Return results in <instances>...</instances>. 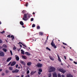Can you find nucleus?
Masks as SVG:
<instances>
[{
	"mask_svg": "<svg viewBox=\"0 0 77 77\" xmlns=\"http://www.w3.org/2000/svg\"><path fill=\"white\" fill-rule=\"evenodd\" d=\"M56 69L54 67H51L49 69H48V72H53V71H55Z\"/></svg>",
	"mask_w": 77,
	"mask_h": 77,
	"instance_id": "f257e3e1",
	"label": "nucleus"
},
{
	"mask_svg": "<svg viewBox=\"0 0 77 77\" xmlns=\"http://www.w3.org/2000/svg\"><path fill=\"white\" fill-rule=\"evenodd\" d=\"M53 40H54V39H53V40L52 41L51 44L52 47H53L54 48H57V47L56 46L55 44L54 43V42H53Z\"/></svg>",
	"mask_w": 77,
	"mask_h": 77,
	"instance_id": "f03ea898",
	"label": "nucleus"
},
{
	"mask_svg": "<svg viewBox=\"0 0 77 77\" xmlns=\"http://www.w3.org/2000/svg\"><path fill=\"white\" fill-rule=\"evenodd\" d=\"M59 71L60 72H62V73H63V74H64L65 72H66V70H65L63 69H59Z\"/></svg>",
	"mask_w": 77,
	"mask_h": 77,
	"instance_id": "7ed1b4c3",
	"label": "nucleus"
},
{
	"mask_svg": "<svg viewBox=\"0 0 77 77\" xmlns=\"http://www.w3.org/2000/svg\"><path fill=\"white\" fill-rule=\"evenodd\" d=\"M18 72H19V70L17 69L12 71V72H13V73H17Z\"/></svg>",
	"mask_w": 77,
	"mask_h": 77,
	"instance_id": "20e7f679",
	"label": "nucleus"
},
{
	"mask_svg": "<svg viewBox=\"0 0 77 77\" xmlns=\"http://www.w3.org/2000/svg\"><path fill=\"white\" fill-rule=\"evenodd\" d=\"M24 18H27V15L26 14H24L23 17V20L24 21H26L27 20V19H26Z\"/></svg>",
	"mask_w": 77,
	"mask_h": 77,
	"instance_id": "39448f33",
	"label": "nucleus"
},
{
	"mask_svg": "<svg viewBox=\"0 0 77 77\" xmlns=\"http://www.w3.org/2000/svg\"><path fill=\"white\" fill-rule=\"evenodd\" d=\"M36 66H38V67H42V64L38 63V64Z\"/></svg>",
	"mask_w": 77,
	"mask_h": 77,
	"instance_id": "423d86ee",
	"label": "nucleus"
},
{
	"mask_svg": "<svg viewBox=\"0 0 77 77\" xmlns=\"http://www.w3.org/2000/svg\"><path fill=\"white\" fill-rule=\"evenodd\" d=\"M4 53L3 52H0V56H4Z\"/></svg>",
	"mask_w": 77,
	"mask_h": 77,
	"instance_id": "0eeeda50",
	"label": "nucleus"
},
{
	"mask_svg": "<svg viewBox=\"0 0 77 77\" xmlns=\"http://www.w3.org/2000/svg\"><path fill=\"white\" fill-rule=\"evenodd\" d=\"M15 57H16V59L17 60V61H18V60H19L20 59V58H19V57H18V56H17V55H16L15 56Z\"/></svg>",
	"mask_w": 77,
	"mask_h": 77,
	"instance_id": "6e6552de",
	"label": "nucleus"
},
{
	"mask_svg": "<svg viewBox=\"0 0 77 77\" xmlns=\"http://www.w3.org/2000/svg\"><path fill=\"white\" fill-rule=\"evenodd\" d=\"M67 77H73V76L71 75V74H68L67 75Z\"/></svg>",
	"mask_w": 77,
	"mask_h": 77,
	"instance_id": "1a4fd4ad",
	"label": "nucleus"
},
{
	"mask_svg": "<svg viewBox=\"0 0 77 77\" xmlns=\"http://www.w3.org/2000/svg\"><path fill=\"white\" fill-rule=\"evenodd\" d=\"M15 64H16V62L14 61L12 62L11 65V66H14V65H15Z\"/></svg>",
	"mask_w": 77,
	"mask_h": 77,
	"instance_id": "9d476101",
	"label": "nucleus"
},
{
	"mask_svg": "<svg viewBox=\"0 0 77 77\" xmlns=\"http://www.w3.org/2000/svg\"><path fill=\"white\" fill-rule=\"evenodd\" d=\"M53 77H57V75L56 74V73L54 72L53 73Z\"/></svg>",
	"mask_w": 77,
	"mask_h": 77,
	"instance_id": "9b49d317",
	"label": "nucleus"
},
{
	"mask_svg": "<svg viewBox=\"0 0 77 77\" xmlns=\"http://www.w3.org/2000/svg\"><path fill=\"white\" fill-rule=\"evenodd\" d=\"M25 54H26L27 56H30V54L28 52H25Z\"/></svg>",
	"mask_w": 77,
	"mask_h": 77,
	"instance_id": "f8f14e48",
	"label": "nucleus"
},
{
	"mask_svg": "<svg viewBox=\"0 0 77 77\" xmlns=\"http://www.w3.org/2000/svg\"><path fill=\"white\" fill-rule=\"evenodd\" d=\"M22 57L23 59H27V57H26V56H24L22 55Z\"/></svg>",
	"mask_w": 77,
	"mask_h": 77,
	"instance_id": "ddd939ff",
	"label": "nucleus"
},
{
	"mask_svg": "<svg viewBox=\"0 0 77 77\" xmlns=\"http://www.w3.org/2000/svg\"><path fill=\"white\" fill-rule=\"evenodd\" d=\"M11 59H12V57H10L9 58H8L7 60V62H9V61H10V60H11Z\"/></svg>",
	"mask_w": 77,
	"mask_h": 77,
	"instance_id": "4468645a",
	"label": "nucleus"
},
{
	"mask_svg": "<svg viewBox=\"0 0 77 77\" xmlns=\"http://www.w3.org/2000/svg\"><path fill=\"white\" fill-rule=\"evenodd\" d=\"M27 64L28 66H30V65H32V63H31V62H29L27 63Z\"/></svg>",
	"mask_w": 77,
	"mask_h": 77,
	"instance_id": "2eb2a0df",
	"label": "nucleus"
},
{
	"mask_svg": "<svg viewBox=\"0 0 77 77\" xmlns=\"http://www.w3.org/2000/svg\"><path fill=\"white\" fill-rule=\"evenodd\" d=\"M20 63L23 65H26V63L23 61H21Z\"/></svg>",
	"mask_w": 77,
	"mask_h": 77,
	"instance_id": "dca6fc26",
	"label": "nucleus"
},
{
	"mask_svg": "<svg viewBox=\"0 0 77 77\" xmlns=\"http://www.w3.org/2000/svg\"><path fill=\"white\" fill-rule=\"evenodd\" d=\"M21 53L23 54H24V51H23L22 49H21Z\"/></svg>",
	"mask_w": 77,
	"mask_h": 77,
	"instance_id": "f3484780",
	"label": "nucleus"
},
{
	"mask_svg": "<svg viewBox=\"0 0 77 77\" xmlns=\"http://www.w3.org/2000/svg\"><path fill=\"white\" fill-rule=\"evenodd\" d=\"M5 72L6 74H8V73H9V71L8 70L6 69L5 71Z\"/></svg>",
	"mask_w": 77,
	"mask_h": 77,
	"instance_id": "a211bd4d",
	"label": "nucleus"
},
{
	"mask_svg": "<svg viewBox=\"0 0 77 77\" xmlns=\"http://www.w3.org/2000/svg\"><path fill=\"white\" fill-rule=\"evenodd\" d=\"M2 50L3 51H5V52H6V51H7V49L5 48H3Z\"/></svg>",
	"mask_w": 77,
	"mask_h": 77,
	"instance_id": "6ab92c4d",
	"label": "nucleus"
},
{
	"mask_svg": "<svg viewBox=\"0 0 77 77\" xmlns=\"http://www.w3.org/2000/svg\"><path fill=\"white\" fill-rule=\"evenodd\" d=\"M20 24L22 26H23V25H24V23H23V21H22L20 22Z\"/></svg>",
	"mask_w": 77,
	"mask_h": 77,
	"instance_id": "aec40b11",
	"label": "nucleus"
},
{
	"mask_svg": "<svg viewBox=\"0 0 77 77\" xmlns=\"http://www.w3.org/2000/svg\"><path fill=\"white\" fill-rule=\"evenodd\" d=\"M8 69L9 70H10V71H12V70H13V68L11 67H9Z\"/></svg>",
	"mask_w": 77,
	"mask_h": 77,
	"instance_id": "412c9836",
	"label": "nucleus"
},
{
	"mask_svg": "<svg viewBox=\"0 0 77 77\" xmlns=\"http://www.w3.org/2000/svg\"><path fill=\"white\" fill-rule=\"evenodd\" d=\"M49 57L50 59H51V60H54V58H53L52 57L50 56Z\"/></svg>",
	"mask_w": 77,
	"mask_h": 77,
	"instance_id": "4be33fe9",
	"label": "nucleus"
},
{
	"mask_svg": "<svg viewBox=\"0 0 77 77\" xmlns=\"http://www.w3.org/2000/svg\"><path fill=\"white\" fill-rule=\"evenodd\" d=\"M3 47H4V48H7V46L5 45H3Z\"/></svg>",
	"mask_w": 77,
	"mask_h": 77,
	"instance_id": "5701e85b",
	"label": "nucleus"
},
{
	"mask_svg": "<svg viewBox=\"0 0 77 77\" xmlns=\"http://www.w3.org/2000/svg\"><path fill=\"white\" fill-rule=\"evenodd\" d=\"M11 38H12V40L13 39H14V35H12L11 36Z\"/></svg>",
	"mask_w": 77,
	"mask_h": 77,
	"instance_id": "b1692460",
	"label": "nucleus"
},
{
	"mask_svg": "<svg viewBox=\"0 0 77 77\" xmlns=\"http://www.w3.org/2000/svg\"><path fill=\"white\" fill-rule=\"evenodd\" d=\"M58 60L59 61V62H61V60H60V57H58Z\"/></svg>",
	"mask_w": 77,
	"mask_h": 77,
	"instance_id": "393cba45",
	"label": "nucleus"
},
{
	"mask_svg": "<svg viewBox=\"0 0 77 77\" xmlns=\"http://www.w3.org/2000/svg\"><path fill=\"white\" fill-rule=\"evenodd\" d=\"M36 72H31V74L32 75L34 74H35Z\"/></svg>",
	"mask_w": 77,
	"mask_h": 77,
	"instance_id": "a878e982",
	"label": "nucleus"
},
{
	"mask_svg": "<svg viewBox=\"0 0 77 77\" xmlns=\"http://www.w3.org/2000/svg\"><path fill=\"white\" fill-rule=\"evenodd\" d=\"M47 50H49V51H51V49H50L48 47L46 48Z\"/></svg>",
	"mask_w": 77,
	"mask_h": 77,
	"instance_id": "bb28decb",
	"label": "nucleus"
},
{
	"mask_svg": "<svg viewBox=\"0 0 77 77\" xmlns=\"http://www.w3.org/2000/svg\"><path fill=\"white\" fill-rule=\"evenodd\" d=\"M51 76V73H49L48 74V77H50Z\"/></svg>",
	"mask_w": 77,
	"mask_h": 77,
	"instance_id": "cd10ccee",
	"label": "nucleus"
},
{
	"mask_svg": "<svg viewBox=\"0 0 77 77\" xmlns=\"http://www.w3.org/2000/svg\"><path fill=\"white\" fill-rule=\"evenodd\" d=\"M58 77H61V76L60 75V74H58Z\"/></svg>",
	"mask_w": 77,
	"mask_h": 77,
	"instance_id": "c85d7f7f",
	"label": "nucleus"
},
{
	"mask_svg": "<svg viewBox=\"0 0 77 77\" xmlns=\"http://www.w3.org/2000/svg\"><path fill=\"white\" fill-rule=\"evenodd\" d=\"M5 31H3L2 32H1L0 33H1L3 34V33H5Z\"/></svg>",
	"mask_w": 77,
	"mask_h": 77,
	"instance_id": "c756f323",
	"label": "nucleus"
},
{
	"mask_svg": "<svg viewBox=\"0 0 77 77\" xmlns=\"http://www.w3.org/2000/svg\"><path fill=\"white\" fill-rule=\"evenodd\" d=\"M17 49V48L15 46H14V47L13 48V50H16Z\"/></svg>",
	"mask_w": 77,
	"mask_h": 77,
	"instance_id": "7c9ffc66",
	"label": "nucleus"
},
{
	"mask_svg": "<svg viewBox=\"0 0 77 77\" xmlns=\"http://www.w3.org/2000/svg\"><path fill=\"white\" fill-rule=\"evenodd\" d=\"M35 27V25L33 24L32 25V27Z\"/></svg>",
	"mask_w": 77,
	"mask_h": 77,
	"instance_id": "2f4dec72",
	"label": "nucleus"
},
{
	"mask_svg": "<svg viewBox=\"0 0 77 77\" xmlns=\"http://www.w3.org/2000/svg\"><path fill=\"white\" fill-rule=\"evenodd\" d=\"M39 72H42V69H39Z\"/></svg>",
	"mask_w": 77,
	"mask_h": 77,
	"instance_id": "473e14b6",
	"label": "nucleus"
},
{
	"mask_svg": "<svg viewBox=\"0 0 77 77\" xmlns=\"http://www.w3.org/2000/svg\"><path fill=\"white\" fill-rule=\"evenodd\" d=\"M2 42H3L2 41V40L0 39V44H2Z\"/></svg>",
	"mask_w": 77,
	"mask_h": 77,
	"instance_id": "72a5a7b5",
	"label": "nucleus"
},
{
	"mask_svg": "<svg viewBox=\"0 0 77 77\" xmlns=\"http://www.w3.org/2000/svg\"><path fill=\"white\" fill-rule=\"evenodd\" d=\"M40 26H38L37 27V29H40Z\"/></svg>",
	"mask_w": 77,
	"mask_h": 77,
	"instance_id": "f704fd0d",
	"label": "nucleus"
},
{
	"mask_svg": "<svg viewBox=\"0 0 77 77\" xmlns=\"http://www.w3.org/2000/svg\"><path fill=\"white\" fill-rule=\"evenodd\" d=\"M40 34V35H43V33H42L41 32H40L39 33Z\"/></svg>",
	"mask_w": 77,
	"mask_h": 77,
	"instance_id": "c9c22d12",
	"label": "nucleus"
},
{
	"mask_svg": "<svg viewBox=\"0 0 77 77\" xmlns=\"http://www.w3.org/2000/svg\"><path fill=\"white\" fill-rule=\"evenodd\" d=\"M11 63H12V62H10L9 63L8 65V66H9V65H10L11 64Z\"/></svg>",
	"mask_w": 77,
	"mask_h": 77,
	"instance_id": "e433bc0d",
	"label": "nucleus"
},
{
	"mask_svg": "<svg viewBox=\"0 0 77 77\" xmlns=\"http://www.w3.org/2000/svg\"><path fill=\"white\" fill-rule=\"evenodd\" d=\"M31 21H33V18H32L31 19Z\"/></svg>",
	"mask_w": 77,
	"mask_h": 77,
	"instance_id": "4c0bfd02",
	"label": "nucleus"
},
{
	"mask_svg": "<svg viewBox=\"0 0 77 77\" xmlns=\"http://www.w3.org/2000/svg\"><path fill=\"white\" fill-rule=\"evenodd\" d=\"M26 77H30V75H26Z\"/></svg>",
	"mask_w": 77,
	"mask_h": 77,
	"instance_id": "58836bf2",
	"label": "nucleus"
},
{
	"mask_svg": "<svg viewBox=\"0 0 77 77\" xmlns=\"http://www.w3.org/2000/svg\"><path fill=\"white\" fill-rule=\"evenodd\" d=\"M10 53L11 54V55L12 56V51H10Z\"/></svg>",
	"mask_w": 77,
	"mask_h": 77,
	"instance_id": "ea45409f",
	"label": "nucleus"
},
{
	"mask_svg": "<svg viewBox=\"0 0 77 77\" xmlns=\"http://www.w3.org/2000/svg\"><path fill=\"white\" fill-rule=\"evenodd\" d=\"M22 45H23V46H24V47H26V46L25 45H24L23 44H22Z\"/></svg>",
	"mask_w": 77,
	"mask_h": 77,
	"instance_id": "a19ab883",
	"label": "nucleus"
},
{
	"mask_svg": "<svg viewBox=\"0 0 77 77\" xmlns=\"http://www.w3.org/2000/svg\"><path fill=\"white\" fill-rule=\"evenodd\" d=\"M2 75H3V76L4 75H5V73H2Z\"/></svg>",
	"mask_w": 77,
	"mask_h": 77,
	"instance_id": "79ce46f5",
	"label": "nucleus"
},
{
	"mask_svg": "<svg viewBox=\"0 0 77 77\" xmlns=\"http://www.w3.org/2000/svg\"><path fill=\"white\" fill-rule=\"evenodd\" d=\"M38 74H39L40 75L41 74V72H38Z\"/></svg>",
	"mask_w": 77,
	"mask_h": 77,
	"instance_id": "37998d69",
	"label": "nucleus"
},
{
	"mask_svg": "<svg viewBox=\"0 0 77 77\" xmlns=\"http://www.w3.org/2000/svg\"><path fill=\"white\" fill-rule=\"evenodd\" d=\"M63 44H64V45H66V43H63Z\"/></svg>",
	"mask_w": 77,
	"mask_h": 77,
	"instance_id": "c03bdc74",
	"label": "nucleus"
},
{
	"mask_svg": "<svg viewBox=\"0 0 77 77\" xmlns=\"http://www.w3.org/2000/svg\"><path fill=\"white\" fill-rule=\"evenodd\" d=\"M62 77H65V75H62Z\"/></svg>",
	"mask_w": 77,
	"mask_h": 77,
	"instance_id": "a18cd8bd",
	"label": "nucleus"
},
{
	"mask_svg": "<svg viewBox=\"0 0 77 77\" xmlns=\"http://www.w3.org/2000/svg\"><path fill=\"white\" fill-rule=\"evenodd\" d=\"M27 74H29V70H28L27 71Z\"/></svg>",
	"mask_w": 77,
	"mask_h": 77,
	"instance_id": "49530a36",
	"label": "nucleus"
},
{
	"mask_svg": "<svg viewBox=\"0 0 77 77\" xmlns=\"http://www.w3.org/2000/svg\"><path fill=\"white\" fill-rule=\"evenodd\" d=\"M16 68H17L18 66V64H17V65H16Z\"/></svg>",
	"mask_w": 77,
	"mask_h": 77,
	"instance_id": "de8ad7c7",
	"label": "nucleus"
},
{
	"mask_svg": "<svg viewBox=\"0 0 77 77\" xmlns=\"http://www.w3.org/2000/svg\"><path fill=\"white\" fill-rule=\"evenodd\" d=\"M7 37H8V38H10L11 37H10V35H8L7 36Z\"/></svg>",
	"mask_w": 77,
	"mask_h": 77,
	"instance_id": "09e8293b",
	"label": "nucleus"
},
{
	"mask_svg": "<svg viewBox=\"0 0 77 77\" xmlns=\"http://www.w3.org/2000/svg\"><path fill=\"white\" fill-rule=\"evenodd\" d=\"M73 62H74V63H75V64H77V63L75 62L74 61Z\"/></svg>",
	"mask_w": 77,
	"mask_h": 77,
	"instance_id": "8fccbe9b",
	"label": "nucleus"
},
{
	"mask_svg": "<svg viewBox=\"0 0 77 77\" xmlns=\"http://www.w3.org/2000/svg\"><path fill=\"white\" fill-rule=\"evenodd\" d=\"M20 47H22V45H20Z\"/></svg>",
	"mask_w": 77,
	"mask_h": 77,
	"instance_id": "3c124183",
	"label": "nucleus"
},
{
	"mask_svg": "<svg viewBox=\"0 0 77 77\" xmlns=\"http://www.w3.org/2000/svg\"><path fill=\"white\" fill-rule=\"evenodd\" d=\"M64 56V58L65 59H66V57H65V56Z\"/></svg>",
	"mask_w": 77,
	"mask_h": 77,
	"instance_id": "603ef678",
	"label": "nucleus"
},
{
	"mask_svg": "<svg viewBox=\"0 0 77 77\" xmlns=\"http://www.w3.org/2000/svg\"><path fill=\"white\" fill-rule=\"evenodd\" d=\"M69 60H72V59H71V58H70V59H69Z\"/></svg>",
	"mask_w": 77,
	"mask_h": 77,
	"instance_id": "864d4df0",
	"label": "nucleus"
},
{
	"mask_svg": "<svg viewBox=\"0 0 77 77\" xmlns=\"http://www.w3.org/2000/svg\"><path fill=\"white\" fill-rule=\"evenodd\" d=\"M2 71V69H0V71Z\"/></svg>",
	"mask_w": 77,
	"mask_h": 77,
	"instance_id": "5fc2aeb1",
	"label": "nucleus"
},
{
	"mask_svg": "<svg viewBox=\"0 0 77 77\" xmlns=\"http://www.w3.org/2000/svg\"><path fill=\"white\" fill-rule=\"evenodd\" d=\"M19 43L20 44H22V45L23 44H22V43H21V42H20Z\"/></svg>",
	"mask_w": 77,
	"mask_h": 77,
	"instance_id": "6e6d98bb",
	"label": "nucleus"
},
{
	"mask_svg": "<svg viewBox=\"0 0 77 77\" xmlns=\"http://www.w3.org/2000/svg\"><path fill=\"white\" fill-rule=\"evenodd\" d=\"M57 57L58 58H59V55H57Z\"/></svg>",
	"mask_w": 77,
	"mask_h": 77,
	"instance_id": "4d7b16f0",
	"label": "nucleus"
},
{
	"mask_svg": "<svg viewBox=\"0 0 77 77\" xmlns=\"http://www.w3.org/2000/svg\"><path fill=\"white\" fill-rule=\"evenodd\" d=\"M24 77V75H22L21 77Z\"/></svg>",
	"mask_w": 77,
	"mask_h": 77,
	"instance_id": "13d9d810",
	"label": "nucleus"
},
{
	"mask_svg": "<svg viewBox=\"0 0 77 77\" xmlns=\"http://www.w3.org/2000/svg\"><path fill=\"white\" fill-rule=\"evenodd\" d=\"M48 36L47 37V40L48 39Z\"/></svg>",
	"mask_w": 77,
	"mask_h": 77,
	"instance_id": "bf43d9fd",
	"label": "nucleus"
},
{
	"mask_svg": "<svg viewBox=\"0 0 77 77\" xmlns=\"http://www.w3.org/2000/svg\"><path fill=\"white\" fill-rule=\"evenodd\" d=\"M2 24V22H0V24Z\"/></svg>",
	"mask_w": 77,
	"mask_h": 77,
	"instance_id": "052dcab7",
	"label": "nucleus"
},
{
	"mask_svg": "<svg viewBox=\"0 0 77 77\" xmlns=\"http://www.w3.org/2000/svg\"><path fill=\"white\" fill-rule=\"evenodd\" d=\"M16 77H20V76H16Z\"/></svg>",
	"mask_w": 77,
	"mask_h": 77,
	"instance_id": "680f3d73",
	"label": "nucleus"
},
{
	"mask_svg": "<svg viewBox=\"0 0 77 77\" xmlns=\"http://www.w3.org/2000/svg\"><path fill=\"white\" fill-rule=\"evenodd\" d=\"M18 68L19 69H20V67H18Z\"/></svg>",
	"mask_w": 77,
	"mask_h": 77,
	"instance_id": "e2e57ef3",
	"label": "nucleus"
},
{
	"mask_svg": "<svg viewBox=\"0 0 77 77\" xmlns=\"http://www.w3.org/2000/svg\"><path fill=\"white\" fill-rule=\"evenodd\" d=\"M26 6H28V5H26Z\"/></svg>",
	"mask_w": 77,
	"mask_h": 77,
	"instance_id": "0e129e2a",
	"label": "nucleus"
},
{
	"mask_svg": "<svg viewBox=\"0 0 77 77\" xmlns=\"http://www.w3.org/2000/svg\"><path fill=\"white\" fill-rule=\"evenodd\" d=\"M39 61H41V60H39Z\"/></svg>",
	"mask_w": 77,
	"mask_h": 77,
	"instance_id": "69168bd1",
	"label": "nucleus"
},
{
	"mask_svg": "<svg viewBox=\"0 0 77 77\" xmlns=\"http://www.w3.org/2000/svg\"><path fill=\"white\" fill-rule=\"evenodd\" d=\"M32 14H35V13H33Z\"/></svg>",
	"mask_w": 77,
	"mask_h": 77,
	"instance_id": "338daca9",
	"label": "nucleus"
},
{
	"mask_svg": "<svg viewBox=\"0 0 77 77\" xmlns=\"http://www.w3.org/2000/svg\"><path fill=\"white\" fill-rule=\"evenodd\" d=\"M2 48L0 46V48Z\"/></svg>",
	"mask_w": 77,
	"mask_h": 77,
	"instance_id": "774afa93",
	"label": "nucleus"
}]
</instances>
